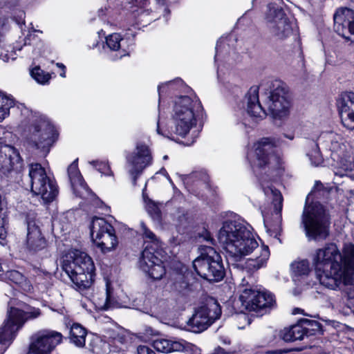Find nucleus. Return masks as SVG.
I'll return each instance as SVG.
<instances>
[{
  "label": "nucleus",
  "instance_id": "423d86ee",
  "mask_svg": "<svg viewBox=\"0 0 354 354\" xmlns=\"http://www.w3.org/2000/svg\"><path fill=\"white\" fill-rule=\"evenodd\" d=\"M263 103L274 118L282 119L288 115L290 101L286 84L280 80H274L266 84Z\"/></svg>",
  "mask_w": 354,
  "mask_h": 354
},
{
  "label": "nucleus",
  "instance_id": "09e8293b",
  "mask_svg": "<svg viewBox=\"0 0 354 354\" xmlns=\"http://www.w3.org/2000/svg\"><path fill=\"white\" fill-rule=\"evenodd\" d=\"M197 179L198 180V183L203 182L204 183H206L208 177L203 174L202 175L201 173L198 172H194L192 174H190L189 176H187L185 180L187 183H188L190 180Z\"/></svg>",
  "mask_w": 354,
  "mask_h": 354
},
{
  "label": "nucleus",
  "instance_id": "7ed1b4c3",
  "mask_svg": "<svg viewBox=\"0 0 354 354\" xmlns=\"http://www.w3.org/2000/svg\"><path fill=\"white\" fill-rule=\"evenodd\" d=\"M62 267L77 290L82 292L93 286L95 269L86 253L78 250L69 251L64 257Z\"/></svg>",
  "mask_w": 354,
  "mask_h": 354
},
{
  "label": "nucleus",
  "instance_id": "338daca9",
  "mask_svg": "<svg viewBox=\"0 0 354 354\" xmlns=\"http://www.w3.org/2000/svg\"><path fill=\"white\" fill-rule=\"evenodd\" d=\"M60 75L62 77H66V75H65V71L64 70L63 73L60 74Z\"/></svg>",
  "mask_w": 354,
  "mask_h": 354
},
{
  "label": "nucleus",
  "instance_id": "ea45409f",
  "mask_svg": "<svg viewBox=\"0 0 354 354\" xmlns=\"http://www.w3.org/2000/svg\"><path fill=\"white\" fill-rule=\"evenodd\" d=\"M309 145L311 147V150L308 151L307 156L313 165H319L322 162L323 158L319 151L318 143L310 141Z\"/></svg>",
  "mask_w": 354,
  "mask_h": 354
},
{
  "label": "nucleus",
  "instance_id": "6e6552de",
  "mask_svg": "<svg viewBox=\"0 0 354 354\" xmlns=\"http://www.w3.org/2000/svg\"><path fill=\"white\" fill-rule=\"evenodd\" d=\"M201 255L193 261L195 271L207 281H221L225 276L221 255L210 245L201 246Z\"/></svg>",
  "mask_w": 354,
  "mask_h": 354
},
{
  "label": "nucleus",
  "instance_id": "13d9d810",
  "mask_svg": "<svg viewBox=\"0 0 354 354\" xmlns=\"http://www.w3.org/2000/svg\"><path fill=\"white\" fill-rule=\"evenodd\" d=\"M286 353V351H284V350H281V349L276 350V351H274V353H276V354H283V353Z\"/></svg>",
  "mask_w": 354,
  "mask_h": 354
},
{
  "label": "nucleus",
  "instance_id": "052dcab7",
  "mask_svg": "<svg viewBox=\"0 0 354 354\" xmlns=\"http://www.w3.org/2000/svg\"><path fill=\"white\" fill-rule=\"evenodd\" d=\"M57 66L59 68H62L63 70L65 69V66L63 64H61V63H57Z\"/></svg>",
  "mask_w": 354,
  "mask_h": 354
},
{
  "label": "nucleus",
  "instance_id": "680f3d73",
  "mask_svg": "<svg viewBox=\"0 0 354 354\" xmlns=\"http://www.w3.org/2000/svg\"><path fill=\"white\" fill-rule=\"evenodd\" d=\"M157 132L159 134H162L163 135V133L161 132L160 129L159 127V123L158 122V126H157Z\"/></svg>",
  "mask_w": 354,
  "mask_h": 354
},
{
  "label": "nucleus",
  "instance_id": "a19ab883",
  "mask_svg": "<svg viewBox=\"0 0 354 354\" xmlns=\"http://www.w3.org/2000/svg\"><path fill=\"white\" fill-rule=\"evenodd\" d=\"M31 77L39 84H45L48 83L50 75L44 71L39 66L32 68L30 71Z\"/></svg>",
  "mask_w": 354,
  "mask_h": 354
},
{
  "label": "nucleus",
  "instance_id": "72a5a7b5",
  "mask_svg": "<svg viewBox=\"0 0 354 354\" xmlns=\"http://www.w3.org/2000/svg\"><path fill=\"white\" fill-rule=\"evenodd\" d=\"M86 329L80 324H73L69 332L70 342L77 347L82 348L85 346Z\"/></svg>",
  "mask_w": 354,
  "mask_h": 354
},
{
  "label": "nucleus",
  "instance_id": "79ce46f5",
  "mask_svg": "<svg viewBox=\"0 0 354 354\" xmlns=\"http://www.w3.org/2000/svg\"><path fill=\"white\" fill-rule=\"evenodd\" d=\"M174 288L179 292L186 293L190 290V284L187 276L178 274L174 283Z\"/></svg>",
  "mask_w": 354,
  "mask_h": 354
},
{
  "label": "nucleus",
  "instance_id": "774afa93",
  "mask_svg": "<svg viewBox=\"0 0 354 354\" xmlns=\"http://www.w3.org/2000/svg\"><path fill=\"white\" fill-rule=\"evenodd\" d=\"M254 126H255V124H249V127H250V128H253Z\"/></svg>",
  "mask_w": 354,
  "mask_h": 354
},
{
  "label": "nucleus",
  "instance_id": "a18cd8bd",
  "mask_svg": "<svg viewBox=\"0 0 354 354\" xmlns=\"http://www.w3.org/2000/svg\"><path fill=\"white\" fill-rule=\"evenodd\" d=\"M89 163L92 165L102 174L106 176L113 175V172L107 162L96 160L91 161Z\"/></svg>",
  "mask_w": 354,
  "mask_h": 354
},
{
  "label": "nucleus",
  "instance_id": "f3484780",
  "mask_svg": "<svg viewBox=\"0 0 354 354\" xmlns=\"http://www.w3.org/2000/svg\"><path fill=\"white\" fill-rule=\"evenodd\" d=\"M127 161L128 173L132 178L133 185H136V178L152 162V156L149 147L141 142L138 143L136 151L127 158Z\"/></svg>",
  "mask_w": 354,
  "mask_h": 354
},
{
  "label": "nucleus",
  "instance_id": "39448f33",
  "mask_svg": "<svg viewBox=\"0 0 354 354\" xmlns=\"http://www.w3.org/2000/svg\"><path fill=\"white\" fill-rule=\"evenodd\" d=\"M301 224L309 240L322 241L329 235V215L319 203L304 207Z\"/></svg>",
  "mask_w": 354,
  "mask_h": 354
},
{
  "label": "nucleus",
  "instance_id": "ddd939ff",
  "mask_svg": "<svg viewBox=\"0 0 354 354\" xmlns=\"http://www.w3.org/2000/svg\"><path fill=\"white\" fill-rule=\"evenodd\" d=\"M245 279L242 280L241 285L246 287L242 290L239 300L245 310L258 312L274 305L275 299L271 292L248 286V283L245 284Z\"/></svg>",
  "mask_w": 354,
  "mask_h": 354
},
{
  "label": "nucleus",
  "instance_id": "5fc2aeb1",
  "mask_svg": "<svg viewBox=\"0 0 354 354\" xmlns=\"http://www.w3.org/2000/svg\"><path fill=\"white\" fill-rule=\"evenodd\" d=\"M346 157H347V156L342 160V162L337 161V162H340L341 164H342L344 165L345 171H346L348 169H352V164L351 162L349 163V165H348L347 164L344 162V160H345V161H347V159H346Z\"/></svg>",
  "mask_w": 354,
  "mask_h": 354
},
{
  "label": "nucleus",
  "instance_id": "9d476101",
  "mask_svg": "<svg viewBox=\"0 0 354 354\" xmlns=\"http://www.w3.org/2000/svg\"><path fill=\"white\" fill-rule=\"evenodd\" d=\"M28 176L32 193L40 196L44 203H50L56 198L58 194L57 184L47 176L45 169L39 163L28 165Z\"/></svg>",
  "mask_w": 354,
  "mask_h": 354
},
{
  "label": "nucleus",
  "instance_id": "f704fd0d",
  "mask_svg": "<svg viewBox=\"0 0 354 354\" xmlns=\"http://www.w3.org/2000/svg\"><path fill=\"white\" fill-rule=\"evenodd\" d=\"M95 304L99 309L104 310L113 308L117 306V302L113 297V290L108 281L106 282L105 295L102 298L95 299Z\"/></svg>",
  "mask_w": 354,
  "mask_h": 354
},
{
  "label": "nucleus",
  "instance_id": "864d4df0",
  "mask_svg": "<svg viewBox=\"0 0 354 354\" xmlns=\"http://www.w3.org/2000/svg\"><path fill=\"white\" fill-rule=\"evenodd\" d=\"M203 236L204 239L207 241V242H208L209 244L213 243V239L209 232H206Z\"/></svg>",
  "mask_w": 354,
  "mask_h": 354
},
{
  "label": "nucleus",
  "instance_id": "473e14b6",
  "mask_svg": "<svg viewBox=\"0 0 354 354\" xmlns=\"http://www.w3.org/2000/svg\"><path fill=\"white\" fill-rule=\"evenodd\" d=\"M270 257V251L268 246L263 245L261 248L260 254L255 259L250 258L245 263V268L250 271L257 270L263 267Z\"/></svg>",
  "mask_w": 354,
  "mask_h": 354
},
{
  "label": "nucleus",
  "instance_id": "9b49d317",
  "mask_svg": "<svg viewBox=\"0 0 354 354\" xmlns=\"http://www.w3.org/2000/svg\"><path fill=\"white\" fill-rule=\"evenodd\" d=\"M282 0L270 3L265 12L267 26L273 37L277 39H285L292 32L288 18L283 10Z\"/></svg>",
  "mask_w": 354,
  "mask_h": 354
},
{
  "label": "nucleus",
  "instance_id": "20e7f679",
  "mask_svg": "<svg viewBox=\"0 0 354 354\" xmlns=\"http://www.w3.org/2000/svg\"><path fill=\"white\" fill-rule=\"evenodd\" d=\"M202 105L196 97L187 95L177 97L174 102L171 119L174 132L185 137L196 124V115L202 111Z\"/></svg>",
  "mask_w": 354,
  "mask_h": 354
},
{
  "label": "nucleus",
  "instance_id": "2eb2a0df",
  "mask_svg": "<svg viewBox=\"0 0 354 354\" xmlns=\"http://www.w3.org/2000/svg\"><path fill=\"white\" fill-rule=\"evenodd\" d=\"M132 5L129 7L130 10H123L120 16L116 17L113 23L121 28H126L129 26L142 25L148 23L152 19H147L150 12L147 8L148 0H131Z\"/></svg>",
  "mask_w": 354,
  "mask_h": 354
},
{
  "label": "nucleus",
  "instance_id": "f257e3e1",
  "mask_svg": "<svg viewBox=\"0 0 354 354\" xmlns=\"http://www.w3.org/2000/svg\"><path fill=\"white\" fill-rule=\"evenodd\" d=\"M344 254L333 243L315 250L313 264L322 286L335 290L346 276L354 273V245H345Z\"/></svg>",
  "mask_w": 354,
  "mask_h": 354
},
{
  "label": "nucleus",
  "instance_id": "2f4dec72",
  "mask_svg": "<svg viewBox=\"0 0 354 354\" xmlns=\"http://www.w3.org/2000/svg\"><path fill=\"white\" fill-rule=\"evenodd\" d=\"M140 232L147 244L145 248L149 247L152 252H156V254H159L160 252H162L160 241L155 234L147 227L144 222H140Z\"/></svg>",
  "mask_w": 354,
  "mask_h": 354
},
{
  "label": "nucleus",
  "instance_id": "6e6d98bb",
  "mask_svg": "<svg viewBox=\"0 0 354 354\" xmlns=\"http://www.w3.org/2000/svg\"><path fill=\"white\" fill-rule=\"evenodd\" d=\"M303 310L301 309V308H295L293 310H292V314L294 315H296V314H299V313H303Z\"/></svg>",
  "mask_w": 354,
  "mask_h": 354
},
{
  "label": "nucleus",
  "instance_id": "c9c22d12",
  "mask_svg": "<svg viewBox=\"0 0 354 354\" xmlns=\"http://www.w3.org/2000/svg\"><path fill=\"white\" fill-rule=\"evenodd\" d=\"M147 183H145V187L142 190V198L145 205V209L153 220L159 221L161 218V212L159 204L147 196L145 193Z\"/></svg>",
  "mask_w": 354,
  "mask_h": 354
},
{
  "label": "nucleus",
  "instance_id": "603ef678",
  "mask_svg": "<svg viewBox=\"0 0 354 354\" xmlns=\"http://www.w3.org/2000/svg\"><path fill=\"white\" fill-rule=\"evenodd\" d=\"M138 354H156L153 350L147 346L141 345L137 348Z\"/></svg>",
  "mask_w": 354,
  "mask_h": 354
},
{
  "label": "nucleus",
  "instance_id": "bf43d9fd",
  "mask_svg": "<svg viewBox=\"0 0 354 354\" xmlns=\"http://www.w3.org/2000/svg\"><path fill=\"white\" fill-rule=\"evenodd\" d=\"M284 136L290 140H292L294 138L293 134L285 135Z\"/></svg>",
  "mask_w": 354,
  "mask_h": 354
},
{
  "label": "nucleus",
  "instance_id": "4be33fe9",
  "mask_svg": "<svg viewBox=\"0 0 354 354\" xmlns=\"http://www.w3.org/2000/svg\"><path fill=\"white\" fill-rule=\"evenodd\" d=\"M337 106L343 125L350 130H354V93H342L337 100Z\"/></svg>",
  "mask_w": 354,
  "mask_h": 354
},
{
  "label": "nucleus",
  "instance_id": "de8ad7c7",
  "mask_svg": "<svg viewBox=\"0 0 354 354\" xmlns=\"http://www.w3.org/2000/svg\"><path fill=\"white\" fill-rule=\"evenodd\" d=\"M109 337L111 338L113 340L120 342L124 343L126 339L125 333L121 329L116 330H111L107 332Z\"/></svg>",
  "mask_w": 354,
  "mask_h": 354
},
{
  "label": "nucleus",
  "instance_id": "0e129e2a",
  "mask_svg": "<svg viewBox=\"0 0 354 354\" xmlns=\"http://www.w3.org/2000/svg\"><path fill=\"white\" fill-rule=\"evenodd\" d=\"M104 15V14L103 10H100V13H99V17H100V18H102V15Z\"/></svg>",
  "mask_w": 354,
  "mask_h": 354
},
{
  "label": "nucleus",
  "instance_id": "7c9ffc66",
  "mask_svg": "<svg viewBox=\"0 0 354 354\" xmlns=\"http://www.w3.org/2000/svg\"><path fill=\"white\" fill-rule=\"evenodd\" d=\"M4 279L8 283L17 285L25 292H30L32 290L30 282L17 270L7 271L5 273Z\"/></svg>",
  "mask_w": 354,
  "mask_h": 354
},
{
  "label": "nucleus",
  "instance_id": "4c0bfd02",
  "mask_svg": "<svg viewBox=\"0 0 354 354\" xmlns=\"http://www.w3.org/2000/svg\"><path fill=\"white\" fill-rule=\"evenodd\" d=\"M15 100L12 97L0 94V122H2L10 114V109L15 106Z\"/></svg>",
  "mask_w": 354,
  "mask_h": 354
},
{
  "label": "nucleus",
  "instance_id": "1a4fd4ad",
  "mask_svg": "<svg viewBox=\"0 0 354 354\" xmlns=\"http://www.w3.org/2000/svg\"><path fill=\"white\" fill-rule=\"evenodd\" d=\"M56 136L55 127L48 120L41 116H33L26 140L30 147L39 149L46 156Z\"/></svg>",
  "mask_w": 354,
  "mask_h": 354
},
{
  "label": "nucleus",
  "instance_id": "58836bf2",
  "mask_svg": "<svg viewBox=\"0 0 354 354\" xmlns=\"http://www.w3.org/2000/svg\"><path fill=\"white\" fill-rule=\"evenodd\" d=\"M300 320L304 329H305L306 337L313 336L321 332L322 325L317 321L308 319H301Z\"/></svg>",
  "mask_w": 354,
  "mask_h": 354
},
{
  "label": "nucleus",
  "instance_id": "f8f14e48",
  "mask_svg": "<svg viewBox=\"0 0 354 354\" xmlns=\"http://www.w3.org/2000/svg\"><path fill=\"white\" fill-rule=\"evenodd\" d=\"M91 236L93 241L102 252L114 250L118 245L114 227L104 218L95 216L90 225Z\"/></svg>",
  "mask_w": 354,
  "mask_h": 354
},
{
  "label": "nucleus",
  "instance_id": "e2e57ef3",
  "mask_svg": "<svg viewBox=\"0 0 354 354\" xmlns=\"http://www.w3.org/2000/svg\"><path fill=\"white\" fill-rule=\"evenodd\" d=\"M23 15H24V13H23V12H22V13L21 14V22L18 21V22H17V23H18V24H24V20L22 19V16H23Z\"/></svg>",
  "mask_w": 354,
  "mask_h": 354
},
{
  "label": "nucleus",
  "instance_id": "3c124183",
  "mask_svg": "<svg viewBox=\"0 0 354 354\" xmlns=\"http://www.w3.org/2000/svg\"><path fill=\"white\" fill-rule=\"evenodd\" d=\"M292 327L284 328L281 332V338L286 342H294L293 336L292 335Z\"/></svg>",
  "mask_w": 354,
  "mask_h": 354
},
{
  "label": "nucleus",
  "instance_id": "4d7b16f0",
  "mask_svg": "<svg viewBox=\"0 0 354 354\" xmlns=\"http://www.w3.org/2000/svg\"><path fill=\"white\" fill-rule=\"evenodd\" d=\"M167 0H156L158 4L160 6H165Z\"/></svg>",
  "mask_w": 354,
  "mask_h": 354
},
{
  "label": "nucleus",
  "instance_id": "6ab92c4d",
  "mask_svg": "<svg viewBox=\"0 0 354 354\" xmlns=\"http://www.w3.org/2000/svg\"><path fill=\"white\" fill-rule=\"evenodd\" d=\"M334 30L354 44V10L340 8L334 14Z\"/></svg>",
  "mask_w": 354,
  "mask_h": 354
},
{
  "label": "nucleus",
  "instance_id": "37998d69",
  "mask_svg": "<svg viewBox=\"0 0 354 354\" xmlns=\"http://www.w3.org/2000/svg\"><path fill=\"white\" fill-rule=\"evenodd\" d=\"M183 86V82L180 79H176L174 81L168 82L167 83L159 85L158 87V91L159 97H160L162 93L166 92L167 90H178Z\"/></svg>",
  "mask_w": 354,
  "mask_h": 354
},
{
  "label": "nucleus",
  "instance_id": "a211bd4d",
  "mask_svg": "<svg viewBox=\"0 0 354 354\" xmlns=\"http://www.w3.org/2000/svg\"><path fill=\"white\" fill-rule=\"evenodd\" d=\"M273 152L274 147L269 138H263L254 144V151L248 154V158L254 172H257V168H263L270 165L272 160H276L277 158Z\"/></svg>",
  "mask_w": 354,
  "mask_h": 354
},
{
  "label": "nucleus",
  "instance_id": "cd10ccee",
  "mask_svg": "<svg viewBox=\"0 0 354 354\" xmlns=\"http://www.w3.org/2000/svg\"><path fill=\"white\" fill-rule=\"evenodd\" d=\"M68 175L74 192L80 197H82V191L87 192L88 187L79 171L77 159L68 166Z\"/></svg>",
  "mask_w": 354,
  "mask_h": 354
},
{
  "label": "nucleus",
  "instance_id": "0eeeda50",
  "mask_svg": "<svg viewBox=\"0 0 354 354\" xmlns=\"http://www.w3.org/2000/svg\"><path fill=\"white\" fill-rule=\"evenodd\" d=\"M40 315V310L34 307L25 306L23 310L11 307L8 312L7 319L0 328V344L2 346H5L1 349L6 350V345L13 340L17 332L27 320L36 319Z\"/></svg>",
  "mask_w": 354,
  "mask_h": 354
},
{
  "label": "nucleus",
  "instance_id": "4468645a",
  "mask_svg": "<svg viewBox=\"0 0 354 354\" xmlns=\"http://www.w3.org/2000/svg\"><path fill=\"white\" fill-rule=\"evenodd\" d=\"M221 315V308L216 300L210 298L199 307L188 321V325L194 333H200L208 328Z\"/></svg>",
  "mask_w": 354,
  "mask_h": 354
},
{
  "label": "nucleus",
  "instance_id": "412c9836",
  "mask_svg": "<svg viewBox=\"0 0 354 354\" xmlns=\"http://www.w3.org/2000/svg\"><path fill=\"white\" fill-rule=\"evenodd\" d=\"M318 140L331 151V158L335 161L342 162L346 156L348 144L341 134L333 131L324 132Z\"/></svg>",
  "mask_w": 354,
  "mask_h": 354
},
{
  "label": "nucleus",
  "instance_id": "8fccbe9b",
  "mask_svg": "<svg viewBox=\"0 0 354 354\" xmlns=\"http://www.w3.org/2000/svg\"><path fill=\"white\" fill-rule=\"evenodd\" d=\"M15 55V51L13 50L9 51L8 50H7L5 52L0 53V58L6 62L14 61L15 59H16L17 57Z\"/></svg>",
  "mask_w": 354,
  "mask_h": 354
},
{
  "label": "nucleus",
  "instance_id": "bb28decb",
  "mask_svg": "<svg viewBox=\"0 0 354 354\" xmlns=\"http://www.w3.org/2000/svg\"><path fill=\"white\" fill-rule=\"evenodd\" d=\"M268 176L266 172L261 174L259 180L265 195L272 197L275 210L279 213L282 209L283 197L280 192L272 186V182L276 181L277 178H273L270 182Z\"/></svg>",
  "mask_w": 354,
  "mask_h": 354
},
{
  "label": "nucleus",
  "instance_id": "c756f323",
  "mask_svg": "<svg viewBox=\"0 0 354 354\" xmlns=\"http://www.w3.org/2000/svg\"><path fill=\"white\" fill-rule=\"evenodd\" d=\"M27 245L32 250H39L46 246V241L41 236L40 229L35 224H28Z\"/></svg>",
  "mask_w": 354,
  "mask_h": 354
},
{
  "label": "nucleus",
  "instance_id": "b1692460",
  "mask_svg": "<svg viewBox=\"0 0 354 354\" xmlns=\"http://www.w3.org/2000/svg\"><path fill=\"white\" fill-rule=\"evenodd\" d=\"M153 347L158 352L168 353L175 351H192L200 354L201 350L195 345L184 340L174 341L169 339L158 338L153 341Z\"/></svg>",
  "mask_w": 354,
  "mask_h": 354
},
{
  "label": "nucleus",
  "instance_id": "c03bdc74",
  "mask_svg": "<svg viewBox=\"0 0 354 354\" xmlns=\"http://www.w3.org/2000/svg\"><path fill=\"white\" fill-rule=\"evenodd\" d=\"M292 271L297 275H306L308 273L309 265L306 260L295 262L291 265Z\"/></svg>",
  "mask_w": 354,
  "mask_h": 354
},
{
  "label": "nucleus",
  "instance_id": "f03ea898",
  "mask_svg": "<svg viewBox=\"0 0 354 354\" xmlns=\"http://www.w3.org/2000/svg\"><path fill=\"white\" fill-rule=\"evenodd\" d=\"M218 239L226 252L236 258L248 255L258 247L250 230L235 220H227L223 223Z\"/></svg>",
  "mask_w": 354,
  "mask_h": 354
},
{
  "label": "nucleus",
  "instance_id": "49530a36",
  "mask_svg": "<svg viewBox=\"0 0 354 354\" xmlns=\"http://www.w3.org/2000/svg\"><path fill=\"white\" fill-rule=\"evenodd\" d=\"M291 327V333L295 341L303 339L304 337H306L305 329H304L301 320H299L297 324L292 326Z\"/></svg>",
  "mask_w": 354,
  "mask_h": 354
},
{
  "label": "nucleus",
  "instance_id": "c85d7f7f",
  "mask_svg": "<svg viewBox=\"0 0 354 354\" xmlns=\"http://www.w3.org/2000/svg\"><path fill=\"white\" fill-rule=\"evenodd\" d=\"M234 53L232 55L230 52V46L226 39L221 38L216 44V54L214 57L215 62L218 64V70L220 68V64L226 63L228 65H232L234 63Z\"/></svg>",
  "mask_w": 354,
  "mask_h": 354
},
{
  "label": "nucleus",
  "instance_id": "69168bd1",
  "mask_svg": "<svg viewBox=\"0 0 354 354\" xmlns=\"http://www.w3.org/2000/svg\"><path fill=\"white\" fill-rule=\"evenodd\" d=\"M28 40H29V37H26L25 39L24 46L29 44V43H28V41H27Z\"/></svg>",
  "mask_w": 354,
  "mask_h": 354
},
{
  "label": "nucleus",
  "instance_id": "dca6fc26",
  "mask_svg": "<svg viewBox=\"0 0 354 354\" xmlns=\"http://www.w3.org/2000/svg\"><path fill=\"white\" fill-rule=\"evenodd\" d=\"M62 339L60 333L49 330H39L31 337L27 354H48L61 343Z\"/></svg>",
  "mask_w": 354,
  "mask_h": 354
},
{
  "label": "nucleus",
  "instance_id": "aec40b11",
  "mask_svg": "<svg viewBox=\"0 0 354 354\" xmlns=\"http://www.w3.org/2000/svg\"><path fill=\"white\" fill-rule=\"evenodd\" d=\"M159 254L152 252L150 248L147 247L142 251V256L139 260L140 269L147 273L151 278L159 280L165 274V268L162 266V261L160 259Z\"/></svg>",
  "mask_w": 354,
  "mask_h": 354
},
{
  "label": "nucleus",
  "instance_id": "a878e982",
  "mask_svg": "<svg viewBox=\"0 0 354 354\" xmlns=\"http://www.w3.org/2000/svg\"><path fill=\"white\" fill-rule=\"evenodd\" d=\"M103 48H109L111 51L115 52L113 59H118L129 55V45L127 40L121 37L118 33H113L106 37L105 45Z\"/></svg>",
  "mask_w": 354,
  "mask_h": 354
},
{
  "label": "nucleus",
  "instance_id": "393cba45",
  "mask_svg": "<svg viewBox=\"0 0 354 354\" xmlns=\"http://www.w3.org/2000/svg\"><path fill=\"white\" fill-rule=\"evenodd\" d=\"M247 112L253 118L263 119L267 115L265 108L259 102V87L253 86L245 95Z\"/></svg>",
  "mask_w": 354,
  "mask_h": 354
},
{
  "label": "nucleus",
  "instance_id": "e433bc0d",
  "mask_svg": "<svg viewBox=\"0 0 354 354\" xmlns=\"http://www.w3.org/2000/svg\"><path fill=\"white\" fill-rule=\"evenodd\" d=\"M90 350L95 354H106L109 352V344L98 336L93 337L89 343Z\"/></svg>",
  "mask_w": 354,
  "mask_h": 354
},
{
  "label": "nucleus",
  "instance_id": "5701e85b",
  "mask_svg": "<svg viewBox=\"0 0 354 354\" xmlns=\"http://www.w3.org/2000/svg\"><path fill=\"white\" fill-rule=\"evenodd\" d=\"M21 167V158L19 151L13 147L6 145L0 138V171L6 174L11 170Z\"/></svg>",
  "mask_w": 354,
  "mask_h": 354
}]
</instances>
